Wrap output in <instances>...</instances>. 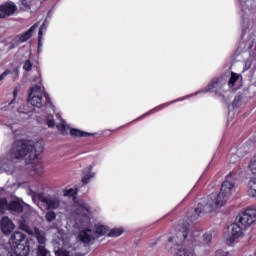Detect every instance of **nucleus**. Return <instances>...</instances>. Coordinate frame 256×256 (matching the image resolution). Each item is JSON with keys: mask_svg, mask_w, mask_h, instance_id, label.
<instances>
[{"mask_svg": "<svg viewBox=\"0 0 256 256\" xmlns=\"http://www.w3.org/2000/svg\"><path fill=\"white\" fill-rule=\"evenodd\" d=\"M74 213L77 215L76 223L80 227H86V229L81 230L79 233V239L82 243H93L97 235H106L109 228L105 225H96V232L91 229V207L88 206L85 201L80 200L75 202L73 205Z\"/></svg>", "mask_w": 256, "mask_h": 256, "instance_id": "f257e3e1", "label": "nucleus"}, {"mask_svg": "<svg viewBox=\"0 0 256 256\" xmlns=\"http://www.w3.org/2000/svg\"><path fill=\"white\" fill-rule=\"evenodd\" d=\"M235 189V177L233 174H228L221 185L219 194H211L207 201H202L194 210V214L190 216V221H197L203 213H213L215 209L223 207L227 203V199Z\"/></svg>", "mask_w": 256, "mask_h": 256, "instance_id": "f03ea898", "label": "nucleus"}, {"mask_svg": "<svg viewBox=\"0 0 256 256\" xmlns=\"http://www.w3.org/2000/svg\"><path fill=\"white\" fill-rule=\"evenodd\" d=\"M43 151H45V142L43 140L37 142L17 140L13 144L10 155L12 159H23L28 155L30 161H35V159H41V153Z\"/></svg>", "mask_w": 256, "mask_h": 256, "instance_id": "7ed1b4c3", "label": "nucleus"}, {"mask_svg": "<svg viewBox=\"0 0 256 256\" xmlns=\"http://www.w3.org/2000/svg\"><path fill=\"white\" fill-rule=\"evenodd\" d=\"M189 236V224L179 225L176 232L168 237L166 248L170 253L176 256H195L193 250L183 248L181 245L185 243V239Z\"/></svg>", "mask_w": 256, "mask_h": 256, "instance_id": "20e7f679", "label": "nucleus"}, {"mask_svg": "<svg viewBox=\"0 0 256 256\" xmlns=\"http://www.w3.org/2000/svg\"><path fill=\"white\" fill-rule=\"evenodd\" d=\"M28 103L37 109L47 107V105H53L51 103L49 94L45 92V87L39 85H34L30 88V92L28 94Z\"/></svg>", "mask_w": 256, "mask_h": 256, "instance_id": "39448f33", "label": "nucleus"}, {"mask_svg": "<svg viewBox=\"0 0 256 256\" xmlns=\"http://www.w3.org/2000/svg\"><path fill=\"white\" fill-rule=\"evenodd\" d=\"M5 209H8L13 215H19L20 213L30 215V213H33V209L27 204L22 205L19 201H11L7 204V199L2 198L0 199V213H3Z\"/></svg>", "mask_w": 256, "mask_h": 256, "instance_id": "423d86ee", "label": "nucleus"}, {"mask_svg": "<svg viewBox=\"0 0 256 256\" xmlns=\"http://www.w3.org/2000/svg\"><path fill=\"white\" fill-rule=\"evenodd\" d=\"M212 239L213 234H211V232L205 233L201 236V232L198 230L193 231L188 236V241H191L195 247H204V249L211 245Z\"/></svg>", "mask_w": 256, "mask_h": 256, "instance_id": "0eeeda50", "label": "nucleus"}, {"mask_svg": "<svg viewBox=\"0 0 256 256\" xmlns=\"http://www.w3.org/2000/svg\"><path fill=\"white\" fill-rule=\"evenodd\" d=\"M32 199L33 201H36V199L40 200L41 203H44L48 211L57 210L61 207V199H59L57 196L39 193L34 195Z\"/></svg>", "mask_w": 256, "mask_h": 256, "instance_id": "6e6552de", "label": "nucleus"}, {"mask_svg": "<svg viewBox=\"0 0 256 256\" xmlns=\"http://www.w3.org/2000/svg\"><path fill=\"white\" fill-rule=\"evenodd\" d=\"M255 219L256 210L252 208L245 210L236 217V221H238L240 225L246 229L255 223Z\"/></svg>", "mask_w": 256, "mask_h": 256, "instance_id": "1a4fd4ad", "label": "nucleus"}, {"mask_svg": "<svg viewBox=\"0 0 256 256\" xmlns=\"http://www.w3.org/2000/svg\"><path fill=\"white\" fill-rule=\"evenodd\" d=\"M227 85V80L225 79H214L204 90H202V93H218L221 95V92L223 91V88Z\"/></svg>", "mask_w": 256, "mask_h": 256, "instance_id": "9d476101", "label": "nucleus"}, {"mask_svg": "<svg viewBox=\"0 0 256 256\" xmlns=\"http://www.w3.org/2000/svg\"><path fill=\"white\" fill-rule=\"evenodd\" d=\"M14 13H17V5L13 1H8L0 5V19L13 17Z\"/></svg>", "mask_w": 256, "mask_h": 256, "instance_id": "9b49d317", "label": "nucleus"}, {"mask_svg": "<svg viewBox=\"0 0 256 256\" xmlns=\"http://www.w3.org/2000/svg\"><path fill=\"white\" fill-rule=\"evenodd\" d=\"M240 3V7L242 9V13L245 15H253L256 13V2L255 0H238Z\"/></svg>", "mask_w": 256, "mask_h": 256, "instance_id": "f8f14e48", "label": "nucleus"}, {"mask_svg": "<svg viewBox=\"0 0 256 256\" xmlns=\"http://www.w3.org/2000/svg\"><path fill=\"white\" fill-rule=\"evenodd\" d=\"M246 228H244L239 222L238 220L235 221V223H233L230 226V243H233V241H235V239H239V237H242L243 232L245 231Z\"/></svg>", "mask_w": 256, "mask_h": 256, "instance_id": "ddd939ff", "label": "nucleus"}, {"mask_svg": "<svg viewBox=\"0 0 256 256\" xmlns=\"http://www.w3.org/2000/svg\"><path fill=\"white\" fill-rule=\"evenodd\" d=\"M38 27H39V24H37V23L32 25L29 30H27L20 36H16L14 38V41H16V43H25V42L29 41V39H31V37H33V33H35V29H37Z\"/></svg>", "mask_w": 256, "mask_h": 256, "instance_id": "4468645a", "label": "nucleus"}, {"mask_svg": "<svg viewBox=\"0 0 256 256\" xmlns=\"http://www.w3.org/2000/svg\"><path fill=\"white\" fill-rule=\"evenodd\" d=\"M0 227L4 235H9V233H11L13 229H15V224H13V222L9 219V217L4 216L0 220Z\"/></svg>", "mask_w": 256, "mask_h": 256, "instance_id": "2eb2a0df", "label": "nucleus"}, {"mask_svg": "<svg viewBox=\"0 0 256 256\" xmlns=\"http://www.w3.org/2000/svg\"><path fill=\"white\" fill-rule=\"evenodd\" d=\"M23 241H25V234H23L21 232H14L9 239V245L12 249L13 247L22 245Z\"/></svg>", "mask_w": 256, "mask_h": 256, "instance_id": "dca6fc26", "label": "nucleus"}, {"mask_svg": "<svg viewBox=\"0 0 256 256\" xmlns=\"http://www.w3.org/2000/svg\"><path fill=\"white\" fill-rule=\"evenodd\" d=\"M58 256H81V254L78 253L76 245L65 244L64 250H61Z\"/></svg>", "mask_w": 256, "mask_h": 256, "instance_id": "f3484780", "label": "nucleus"}, {"mask_svg": "<svg viewBox=\"0 0 256 256\" xmlns=\"http://www.w3.org/2000/svg\"><path fill=\"white\" fill-rule=\"evenodd\" d=\"M14 251L16 256H28L29 255V246L25 244H18V246H14L11 248Z\"/></svg>", "mask_w": 256, "mask_h": 256, "instance_id": "a211bd4d", "label": "nucleus"}, {"mask_svg": "<svg viewBox=\"0 0 256 256\" xmlns=\"http://www.w3.org/2000/svg\"><path fill=\"white\" fill-rule=\"evenodd\" d=\"M41 0H20L19 7L22 11H29L33 5H40Z\"/></svg>", "mask_w": 256, "mask_h": 256, "instance_id": "6ab92c4d", "label": "nucleus"}, {"mask_svg": "<svg viewBox=\"0 0 256 256\" xmlns=\"http://www.w3.org/2000/svg\"><path fill=\"white\" fill-rule=\"evenodd\" d=\"M92 171H93V166H91V165L84 169L83 177H82L83 185H88L89 180L93 179V177H95V173H93Z\"/></svg>", "mask_w": 256, "mask_h": 256, "instance_id": "aec40b11", "label": "nucleus"}, {"mask_svg": "<svg viewBox=\"0 0 256 256\" xmlns=\"http://www.w3.org/2000/svg\"><path fill=\"white\" fill-rule=\"evenodd\" d=\"M184 99L185 98H179V99L174 100L170 103H165V104H162L160 106H157L156 108H153L152 110L148 111L147 113H145L144 115H142L138 119H143V117H147V115H151L152 113H157V111H161V109H165V107H169V105H172V103H177V101H183Z\"/></svg>", "mask_w": 256, "mask_h": 256, "instance_id": "412c9836", "label": "nucleus"}, {"mask_svg": "<svg viewBox=\"0 0 256 256\" xmlns=\"http://www.w3.org/2000/svg\"><path fill=\"white\" fill-rule=\"evenodd\" d=\"M241 80V75L237 74V73H234L232 72L231 73V77L228 81V85L229 87H235V89H238L239 88V81Z\"/></svg>", "mask_w": 256, "mask_h": 256, "instance_id": "4be33fe9", "label": "nucleus"}, {"mask_svg": "<svg viewBox=\"0 0 256 256\" xmlns=\"http://www.w3.org/2000/svg\"><path fill=\"white\" fill-rule=\"evenodd\" d=\"M70 135H72V137H88V136H91L93 134L83 132L79 129H71L70 130Z\"/></svg>", "mask_w": 256, "mask_h": 256, "instance_id": "5701e85b", "label": "nucleus"}, {"mask_svg": "<svg viewBox=\"0 0 256 256\" xmlns=\"http://www.w3.org/2000/svg\"><path fill=\"white\" fill-rule=\"evenodd\" d=\"M121 235H123L122 228H114L107 234L108 237H121Z\"/></svg>", "mask_w": 256, "mask_h": 256, "instance_id": "b1692460", "label": "nucleus"}, {"mask_svg": "<svg viewBox=\"0 0 256 256\" xmlns=\"http://www.w3.org/2000/svg\"><path fill=\"white\" fill-rule=\"evenodd\" d=\"M45 219H46V221H48V223H53V221H55V219H57V214L55 213V211L50 210L46 213Z\"/></svg>", "mask_w": 256, "mask_h": 256, "instance_id": "393cba45", "label": "nucleus"}, {"mask_svg": "<svg viewBox=\"0 0 256 256\" xmlns=\"http://www.w3.org/2000/svg\"><path fill=\"white\" fill-rule=\"evenodd\" d=\"M0 256H13L5 245H0Z\"/></svg>", "mask_w": 256, "mask_h": 256, "instance_id": "a878e982", "label": "nucleus"}, {"mask_svg": "<svg viewBox=\"0 0 256 256\" xmlns=\"http://www.w3.org/2000/svg\"><path fill=\"white\" fill-rule=\"evenodd\" d=\"M31 69H33V63H31V60L28 59L23 64V70L29 72Z\"/></svg>", "mask_w": 256, "mask_h": 256, "instance_id": "bb28decb", "label": "nucleus"}, {"mask_svg": "<svg viewBox=\"0 0 256 256\" xmlns=\"http://www.w3.org/2000/svg\"><path fill=\"white\" fill-rule=\"evenodd\" d=\"M75 195H77V190L75 189H68L64 191V196L65 197H75Z\"/></svg>", "mask_w": 256, "mask_h": 256, "instance_id": "cd10ccee", "label": "nucleus"}, {"mask_svg": "<svg viewBox=\"0 0 256 256\" xmlns=\"http://www.w3.org/2000/svg\"><path fill=\"white\" fill-rule=\"evenodd\" d=\"M56 127L61 131V133H65V131H67V124H65V120H61L60 124H57Z\"/></svg>", "mask_w": 256, "mask_h": 256, "instance_id": "c85d7f7f", "label": "nucleus"}, {"mask_svg": "<svg viewBox=\"0 0 256 256\" xmlns=\"http://www.w3.org/2000/svg\"><path fill=\"white\" fill-rule=\"evenodd\" d=\"M9 167H13V161H8V163H3L2 166L0 167V171H9Z\"/></svg>", "mask_w": 256, "mask_h": 256, "instance_id": "c756f323", "label": "nucleus"}, {"mask_svg": "<svg viewBox=\"0 0 256 256\" xmlns=\"http://www.w3.org/2000/svg\"><path fill=\"white\" fill-rule=\"evenodd\" d=\"M45 29V24H42L38 32L39 45H41V37H43V30Z\"/></svg>", "mask_w": 256, "mask_h": 256, "instance_id": "7c9ffc66", "label": "nucleus"}, {"mask_svg": "<svg viewBox=\"0 0 256 256\" xmlns=\"http://www.w3.org/2000/svg\"><path fill=\"white\" fill-rule=\"evenodd\" d=\"M46 124L48 125V127L53 128V127H55V120L47 119Z\"/></svg>", "mask_w": 256, "mask_h": 256, "instance_id": "2f4dec72", "label": "nucleus"}, {"mask_svg": "<svg viewBox=\"0 0 256 256\" xmlns=\"http://www.w3.org/2000/svg\"><path fill=\"white\" fill-rule=\"evenodd\" d=\"M10 73H11V71H9V70H6L5 72H3L0 75V81H3V79H5V77H7V75H9Z\"/></svg>", "mask_w": 256, "mask_h": 256, "instance_id": "473e14b6", "label": "nucleus"}, {"mask_svg": "<svg viewBox=\"0 0 256 256\" xmlns=\"http://www.w3.org/2000/svg\"><path fill=\"white\" fill-rule=\"evenodd\" d=\"M216 256H225L221 251L216 252Z\"/></svg>", "mask_w": 256, "mask_h": 256, "instance_id": "72a5a7b5", "label": "nucleus"}, {"mask_svg": "<svg viewBox=\"0 0 256 256\" xmlns=\"http://www.w3.org/2000/svg\"><path fill=\"white\" fill-rule=\"evenodd\" d=\"M247 67V69H249L250 67H251V65H248V66H246Z\"/></svg>", "mask_w": 256, "mask_h": 256, "instance_id": "f704fd0d", "label": "nucleus"}, {"mask_svg": "<svg viewBox=\"0 0 256 256\" xmlns=\"http://www.w3.org/2000/svg\"><path fill=\"white\" fill-rule=\"evenodd\" d=\"M14 95H17V92H16V91H14Z\"/></svg>", "mask_w": 256, "mask_h": 256, "instance_id": "c9c22d12", "label": "nucleus"}, {"mask_svg": "<svg viewBox=\"0 0 256 256\" xmlns=\"http://www.w3.org/2000/svg\"><path fill=\"white\" fill-rule=\"evenodd\" d=\"M56 117H61V116H59V114H57Z\"/></svg>", "mask_w": 256, "mask_h": 256, "instance_id": "e433bc0d", "label": "nucleus"}]
</instances>
